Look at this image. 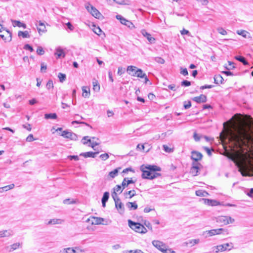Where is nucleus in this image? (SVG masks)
<instances>
[{
  "instance_id": "nucleus-33",
  "label": "nucleus",
  "mask_w": 253,
  "mask_h": 253,
  "mask_svg": "<svg viewBox=\"0 0 253 253\" xmlns=\"http://www.w3.org/2000/svg\"><path fill=\"white\" fill-rule=\"evenodd\" d=\"M200 242V240L199 239H192L190 240L187 242L185 243L186 245H190L191 247L194 245L198 244Z\"/></svg>"
},
{
  "instance_id": "nucleus-29",
  "label": "nucleus",
  "mask_w": 253,
  "mask_h": 253,
  "mask_svg": "<svg viewBox=\"0 0 253 253\" xmlns=\"http://www.w3.org/2000/svg\"><path fill=\"white\" fill-rule=\"evenodd\" d=\"M235 58L237 60L242 62L243 64V65H249L248 62L246 60V58L244 57H243V56H236L235 57Z\"/></svg>"
},
{
  "instance_id": "nucleus-58",
  "label": "nucleus",
  "mask_w": 253,
  "mask_h": 253,
  "mask_svg": "<svg viewBox=\"0 0 253 253\" xmlns=\"http://www.w3.org/2000/svg\"><path fill=\"white\" fill-rule=\"evenodd\" d=\"M93 32L97 35L100 36L101 33L102 32V30L99 27H96L94 29Z\"/></svg>"
},
{
  "instance_id": "nucleus-5",
  "label": "nucleus",
  "mask_w": 253,
  "mask_h": 253,
  "mask_svg": "<svg viewBox=\"0 0 253 253\" xmlns=\"http://www.w3.org/2000/svg\"><path fill=\"white\" fill-rule=\"evenodd\" d=\"M112 196L115 202L116 209L119 210L120 214H123L125 211L124 206L121 201L120 199L118 197L117 193L113 192L112 194Z\"/></svg>"
},
{
  "instance_id": "nucleus-44",
  "label": "nucleus",
  "mask_w": 253,
  "mask_h": 253,
  "mask_svg": "<svg viewBox=\"0 0 253 253\" xmlns=\"http://www.w3.org/2000/svg\"><path fill=\"white\" fill-rule=\"evenodd\" d=\"M58 77L59 78L60 81L61 82H63L66 79V75L61 73H59L58 75Z\"/></svg>"
},
{
  "instance_id": "nucleus-1",
  "label": "nucleus",
  "mask_w": 253,
  "mask_h": 253,
  "mask_svg": "<svg viewBox=\"0 0 253 253\" xmlns=\"http://www.w3.org/2000/svg\"><path fill=\"white\" fill-rule=\"evenodd\" d=\"M229 140L238 149L239 160L246 161L250 158L247 148L249 147L250 143L253 141V137L249 126H240L236 133L231 134Z\"/></svg>"
},
{
  "instance_id": "nucleus-6",
  "label": "nucleus",
  "mask_w": 253,
  "mask_h": 253,
  "mask_svg": "<svg viewBox=\"0 0 253 253\" xmlns=\"http://www.w3.org/2000/svg\"><path fill=\"white\" fill-rule=\"evenodd\" d=\"M85 7L87 10L96 18H99L101 16V14L100 12L92 5L88 4Z\"/></svg>"
},
{
  "instance_id": "nucleus-56",
  "label": "nucleus",
  "mask_w": 253,
  "mask_h": 253,
  "mask_svg": "<svg viewBox=\"0 0 253 253\" xmlns=\"http://www.w3.org/2000/svg\"><path fill=\"white\" fill-rule=\"evenodd\" d=\"M126 178H125L122 183L121 186L123 187V189L121 191V192H122L123 190L128 186V185L126 184Z\"/></svg>"
},
{
  "instance_id": "nucleus-54",
  "label": "nucleus",
  "mask_w": 253,
  "mask_h": 253,
  "mask_svg": "<svg viewBox=\"0 0 253 253\" xmlns=\"http://www.w3.org/2000/svg\"><path fill=\"white\" fill-rule=\"evenodd\" d=\"M181 84L182 86H189L191 85V82L187 80H184L181 82Z\"/></svg>"
},
{
  "instance_id": "nucleus-60",
  "label": "nucleus",
  "mask_w": 253,
  "mask_h": 253,
  "mask_svg": "<svg viewBox=\"0 0 253 253\" xmlns=\"http://www.w3.org/2000/svg\"><path fill=\"white\" fill-rule=\"evenodd\" d=\"M181 34L182 35H188V36H190V32L189 31L183 29L182 31H180Z\"/></svg>"
},
{
  "instance_id": "nucleus-41",
  "label": "nucleus",
  "mask_w": 253,
  "mask_h": 253,
  "mask_svg": "<svg viewBox=\"0 0 253 253\" xmlns=\"http://www.w3.org/2000/svg\"><path fill=\"white\" fill-rule=\"evenodd\" d=\"M14 187V184H11L4 186L3 187L0 188V190L3 189L4 191H6L8 190L12 189Z\"/></svg>"
},
{
  "instance_id": "nucleus-20",
  "label": "nucleus",
  "mask_w": 253,
  "mask_h": 253,
  "mask_svg": "<svg viewBox=\"0 0 253 253\" xmlns=\"http://www.w3.org/2000/svg\"><path fill=\"white\" fill-rule=\"evenodd\" d=\"M54 54L55 55L57 56V58H60L61 57L64 58L65 56V52L60 47H58L56 49V52H55Z\"/></svg>"
},
{
  "instance_id": "nucleus-42",
  "label": "nucleus",
  "mask_w": 253,
  "mask_h": 253,
  "mask_svg": "<svg viewBox=\"0 0 253 253\" xmlns=\"http://www.w3.org/2000/svg\"><path fill=\"white\" fill-rule=\"evenodd\" d=\"M109 198V193L105 192L104 193L101 201L107 202Z\"/></svg>"
},
{
  "instance_id": "nucleus-49",
  "label": "nucleus",
  "mask_w": 253,
  "mask_h": 253,
  "mask_svg": "<svg viewBox=\"0 0 253 253\" xmlns=\"http://www.w3.org/2000/svg\"><path fill=\"white\" fill-rule=\"evenodd\" d=\"M37 53L40 55H42L44 53V51L42 47L39 46L37 50Z\"/></svg>"
},
{
  "instance_id": "nucleus-19",
  "label": "nucleus",
  "mask_w": 253,
  "mask_h": 253,
  "mask_svg": "<svg viewBox=\"0 0 253 253\" xmlns=\"http://www.w3.org/2000/svg\"><path fill=\"white\" fill-rule=\"evenodd\" d=\"M146 74L143 72V71L141 69H138L135 71V72L132 74V76L137 77L138 78H143L145 77Z\"/></svg>"
},
{
  "instance_id": "nucleus-17",
  "label": "nucleus",
  "mask_w": 253,
  "mask_h": 253,
  "mask_svg": "<svg viewBox=\"0 0 253 253\" xmlns=\"http://www.w3.org/2000/svg\"><path fill=\"white\" fill-rule=\"evenodd\" d=\"M202 200L204 201L205 204L209 206H215L219 204V203L218 201L214 200H210L203 198L202 199Z\"/></svg>"
},
{
  "instance_id": "nucleus-45",
  "label": "nucleus",
  "mask_w": 253,
  "mask_h": 253,
  "mask_svg": "<svg viewBox=\"0 0 253 253\" xmlns=\"http://www.w3.org/2000/svg\"><path fill=\"white\" fill-rule=\"evenodd\" d=\"M63 203L64 204H74L76 203V201L74 200H72V201H70V199H66L63 201Z\"/></svg>"
},
{
  "instance_id": "nucleus-27",
  "label": "nucleus",
  "mask_w": 253,
  "mask_h": 253,
  "mask_svg": "<svg viewBox=\"0 0 253 253\" xmlns=\"http://www.w3.org/2000/svg\"><path fill=\"white\" fill-rule=\"evenodd\" d=\"M223 78L220 75H216L214 76V83L218 84L219 83L222 84L223 82Z\"/></svg>"
},
{
  "instance_id": "nucleus-28",
  "label": "nucleus",
  "mask_w": 253,
  "mask_h": 253,
  "mask_svg": "<svg viewBox=\"0 0 253 253\" xmlns=\"http://www.w3.org/2000/svg\"><path fill=\"white\" fill-rule=\"evenodd\" d=\"M124 195L126 198L131 199L136 195V192L134 190H132L124 193Z\"/></svg>"
},
{
  "instance_id": "nucleus-51",
  "label": "nucleus",
  "mask_w": 253,
  "mask_h": 253,
  "mask_svg": "<svg viewBox=\"0 0 253 253\" xmlns=\"http://www.w3.org/2000/svg\"><path fill=\"white\" fill-rule=\"evenodd\" d=\"M155 61L160 64H164L165 63V60L161 57H156L155 58Z\"/></svg>"
},
{
  "instance_id": "nucleus-16",
  "label": "nucleus",
  "mask_w": 253,
  "mask_h": 253,
  "mask_svg": "<svg viewBox=\"0 0 253 253\" xmlns=\"http://www.w3.org/2000/svg\"><path fill=\"white\" fill-rule=\"evenodd\" d=\"M99 153V151H97L95 152H87L85 153H82L80 154V156H84V158L91 157L95 158L97 154Z\"/></svg>"
},
{
  "instance_id": "nucleus-4",
  "label": "nucleus",
  "mask_w": 253,
  "mask_h": 253,
  "mask_svg": "<svg viewBox=\"0 0 253 253\" xmlns=\"http://www.w3.org/2000/svg\"><path fill=\"white\" fill-rule=\"evenodd\" d=\"M145 169L144 166H142L140 168V169L142 171V177L143 179H153L161 175V173L158 172L152 173L149 170Z\"/></svg>"
},
{
  "instance_id": "nucleus-24",
  "label": "nucleus",
  "mask_w": 253,
  "mask_h": 253,
  "mask_svg": "<svg viewBox=\"0 0 253 253\" xmlns=\"http://www.w3.org/2000/svg\"><path fill=\"white\" fill-rule=\"evenodd\" d=\"M195 193L197 196L199 197H207L209 195L207 191L203 190H197L196 191Z\"/></svg>"
},
{
  "instance_id": "nucleus-37",
  "label": "nucleus",
  "mask_w": 253,
  "mask_h": 253,
  "mask_svg": "<svg viewBox=\"0 0 253 253\" xmlns=\"http://www.w3.org/2000/svg\"><path fill=\"white\" fill-rule=\"evenodd\" d=\"M93 221H92V223L94 224H100L102 223V222L104 221V219L101 217H93Z\"/></svg>"
},
{
  "instance_id": "nucleus-48",
  "label": "nucleus",
  "mask_w": 253,
  "mask_h": 253,
  "mask_svg": "<svg viewBox=\"0 0 253 253\" xmlns=\"http://www.w3.org/2000/svg\"><path fill=\"white\" fill-rule=\"evenodd\" d=\"M46 65L43 62L42 63L41 65V72L42 73H45L46 72Z\"/></svg>"
},
{
  "instance_id": "nucleus-38",
  "label": "nucleus",
  "mask_w": 253,
  "mask_h": 253,
  "mask_svg": "<svg viewBox=\"0 0 253 253\" xmlns=\"http://www.w3.org/2000/svg\"><path fill=\"white\" fill-rule=\"evenodd\" d=\"M120 169L121 168H119L116 169H114L113 170L110 171L109 173V176L113 178H114L115 177H116L118 175L119 169Z\"/></svg>"
},
{
  "instance_id": "nucleus-57",
  "label": "nucleus",
  "mask_w": 253,
  "mask_h": 253,
  "mask_svg": "<svg viewBox=\"0 0 253 253\" xmlns=\"http://www.w3.org/2000/svg\"><path fill=\"white\" fill-rule=\"evenodd\" d=\"M35 140V139L34 138L33 135L32 134H29L26 138V140L27 142H31Z\"/></svg>"
},
{
  "instance_id": "nucleus-32",
  "label": "nucleus",
  "mask_w": 253,
  "mask_h": 253,
  "mask_svg": "<svg viewBox=\"0 0 253 253\" xmlns=\"http://www.w3.org/2000/svg\"><path fill=\"white\" fill-rule=\"evenodd\" d=\"M66 138H69L71 140H76L78 138L77 135L72 132L69 131L67 135L66 136Z\"/></svg>"
},
{
  "instance_id": "nucleus-14",
  "label": "nucleus",
  "mask_w": 253,
  "mask_h": 253,
  "mask_svg": "<svg viewBox=\"0 0 253 253\" xmlns=\"http://www.w3.org/2000/svg\"><path fill=\"white\" fill-rule=\"evenodd\" d=\"M13 235V232L11 229L0 231V237H8Z\"/></svg>"
},
{
  "instance_id": "nucleus-23",
  "label": "nucleus",
  "mask_w": 253,
  "mask_h": 253,
  "mask_svg": "<svg viewBox=\"0 0 253 253\" xmlns=\"http://www.w3.org/2000/svg\"><path fill=\"white\" fill-rule=\"evenodd\" d=\"M64 220L62 219L53 218L50 219L47 223V224H61L64 222Z\"/></svg>"
},
{
  "instance_id": "nucleus-52",
  "label": "nucleus",
  "mask_w": 253,
  "mask_h": 253,
  "mask_svg": "<svg viewBox=\"0 0 253 253\" xmlns=\"http://www.w3.org/2000/svg\"><path fill=\"white\" fill-rule=\"evenodd\" d=\"M191 106V103L190 101L184 102V107L185 109H189Z\"/></svg>"
},
{
  "instance_id": "nucleus-47",
  "label": "nucleus",
  "mask_w": 253,
  "mask_h": 253,
  "mask_svg": "<svg viewBox=\"0 0 253 253\" xmlns=\"http://www.w3.org/2000/svg\"><path fill=\"white\" fill-rule=\"evenodd\" d=\"M20 243H14L12 245H11V248H10V251H14L16 249H17V248H18L20 246Z\"/></svg>"
},
{
  "instance_id": "nucleus-61",
  "label": "nucleus",
  "mask_w": 253,
  "mask_h": 253,
  "mask_svg": "<svg viewBox=\"0 0 253 253\" xmlns=\"http://www.w3.org/2000/svg\"><path fill=\"white\" fill-rule=\"evenodd\" d=\"M121 188H122V186L121 185H116L114 188V192H115L116 193V192L120 191L121 190Z\"/></svg>"
},
{
  "instance_id": "nucleus-21",
  "label": "nucleus",
  "mask_w": 253,
  "mask_h": 253,
  "mask_svg": "<svg viewBox=\"0 0 253 253\" xmlns=\"http://www.w3.org/2000/svg\"><path fill=\"white\" fill-rule=\"evenodd\" d=\"M37 29L39 34H41V33H45L46 31L44 24L41 21H39V24L37 25Z\"/></svg>"
},
{
  "instance_id": "nucleus-64",
  "label": "nucleus",
  "mask_w": 253,
  "mask_h": 253,
  "mask_svg": "<svg viewBox=\"0 0 253 253\" xmlns=\"http://www.w3.org/2000/svg\"><path fill=\"white\" fill-rule=\"evenodd\" d=\"M129 253H144L141 250H130L128 251Z\"/></svg>"
},
{
  "instance_id": "nucleus-30",
  "label": "nucleus",
  "mask_w": 253,
  "mask_h": 253,
  "mask_svg": "<svg viewBox=\"0 0 253 253\" xmlns=\"http://www.w3.org/2000/svg\"><path fill=\"white\" fill-rule=\"evenodd\" d=\"M82 90L83 92V95L84 97H88L90 94V89L87 86H83L82 87Z\"/></svg>"
},
{
  "instance_id": "nucleus-15",
  "label": "nucleus",
  "mask_w": 253,
  "mask_h": 253,
  "mask_svg": "<svg viewBox=\"0 0 253 253\" xmlns=\"http://www.w3.org/2000/svg\"><path fill=\"white\" fill-rule=\"evenodd\" d=\"M225 231V230L223 228H218V229H212L209 231H207V232L209 234L210 236H212L215 235H219L222 233V231Z\"/></svg>"
},
{
  "instance_id": "nucleus-25",
  "label": "nucleus",
  "mask_w": 253,
  "mask_h": 253,
  "mask_svg": "<svg viewBox=\"0 0 253 253\" xmlns=\"http://www.w3.org/2000/svg\"><path fill=\"white\" fill-rule=\"evenodd\" d=\"M87 142H90V146L94 150L96 151H98L95 148V147L99 145V143L96 142H91V139H88L87 141H83V143L84 144H86L87 143Z\"/></svg>"
},
{
  "instance_id": "nucleus-31",
  "label": "nucleus",
  "mask_w": 253,
  "mask_h": 253,
  "mask_svg": "<svg viewBox=\"0 0 253 253\" xmlns=\"http://www.w3.org/2000/svg\"><path fill=\"white\" fill-rule=\"evenodd\" d=\"M137 69V68L136 67L130 65L127 67L126 71L129 75L132 76V74L134 73Z\"/></svg>"
},
{
  "instance_id": "nucleus-22",
  "label": "nucleus",
  "mask_w": 253,
  "mask_h": 253,
  "mask_svg": "<svg viewBox=\"0 0 253 253\" xmlns=\"http://www.w3.org/2000/svg\"><path fill=\"white\" fill-rule=\"evenodd\" d=\"M126 206L128 208L129 210H135L137 209L138 206L136 202H127L126 204Z\"/></svg>"
},
{
  "instance_id": "nucleus-10",
  "label": "nucleus",
  "mask_w": 253,
  "mask_h": 253,
  "mask_svg": "<svg viewBox=\"0 0 253 253\" xmlns=\"http://www.w3.org/2000/svg\"><path fill=\"white\" fill-rule=\"evenodd\" d=\"M116 18L117 19L120 20L121 23L122 24L125 25L129 28H130L131 27H134L133 24H132V22H131L130 21H129L128 20H127L126 19L124 18L123 17H122L120 15H117L116 16Z\"/></svg>"
},
{
  "instance_id": "nucleus-36",
  "label": "nucleus",
  "mask_w": 253,
  "mask_h": 253,
  "mask_svg": "<svg viewBox=\"0 0 253 253\" xmlns=\"http://www.w3.org/2000/svg\"><path fill=\"white\" fill-rule=\"evenodd\" d=\"M18 35L19 37H22L23 38H27L30 37L29 32L27 31H25L24 32L21 31H19Z\"/></svg>"
},
{
  "instance_id": "nucleus-2",
  "label": "nucleus",
  "mask_w": 253,
  "mask_h": 253,
  "mask_svg": "<svg viewBox=\"0 0 253 253\" xmlns=\"http://www.w3.org/2000/svg\"><path fill=\"white\" fill-rule=\"evenodd\" d=\"M152 244L163 253H175V252L171 249H168L166 245L161 241L154 240L152 242Z\"/></svg>"
},
{
  "instance_id": "nucleus-43",
  "label": "nucleus",
  "mask_w": 253,
  "mask_h": 253,
  "mask_svg": "<svg viewBox=\"0 0 253 253\" xmlns=\"http://www.w3.org/2000/svg\"><path fill=\"white\" fill-rule=\"evenodd\" d=\"M53 84L52 80H49L46 84V87L47 89H50L53 88Z\"/></svg>"
},
{
  "instance_id": "nucleus-46",
  "label": "nucleus",
  "mask_w": 253,
  "mask_h": 253,
  "mask_svg": "<svg viewBox=\"0 0 253 253\" xmlns=\"http://www.w3.org/2000/svg\"><path fill=\"white\" fill-rule=\"evenodd\" d=\"M217 30L219 33L222 35H227V32L222 27H219L217 29Z\"/></svg>"
},
{
  "instance_id": "nucleus-7",
  "label": "nucleus",
  "mask_w": 253,
  "mask_h": 253,
  "mask_svg": "<svg viewBox=\"0 0 253 253\" xmlns=\"http://www.w3.org/2000/svg\"><path fill=\"white\" fill-rule=\"evenodd\" d=\"M217 222L220 223H222L224 225H227L233 223L234 222V219L230 216H220L217 218Z\"/></svg>"
},
{
  "instance_id": "nucleus-55",
  "label": "nucleus",
  "mask_w": 253,
  "mask_h": 253,
  "mask_svg": "<svg viewBox=\"0 0 253 253\" xmlns=\"http://www.w3.org/2000/svg\"><path fill=\"white\" fill-rule=\"evenodd\" d=\"M72 124L73 125H74V124H84V125H85L87 126L91 127L89 124H87V123H85L84 122H80V121H73L72 122Z\"/></svg>"
},
{
  "instance_id": "nucleus-12",
  "label": "nucleus",
  "mask_w": 253,
  "mask_h": 253,
  "mask_svg": "<svg viewBox=\"0 0 253 253\" xmlns=\"http://www.w3.org/2000/svg\"><path fill=\"white\" fill-rule=\"evenodd\" d=\"M202 157L203 155L200 152L196 151L192 152L191 159L194 161V162H198L202 159Z\"/></svg>"
},
{
  "instance_id": "nucleus-34",
  "label": "nucleus",
  "mask_w": 253,
  "mask_h": 253,
  "mask_svg": "<svg viewBox=\"0 0 253 253\" xmlns=\"http://www.w3.org/2000/svg\"><path fill=\"white\" fill-rule=\"evenodd\" d=\"M57 118V116L56 113L45 114L44 115V118L45 119H56Z\"/></svg>"
},
{
  "instance_id": "nucleus-18",
  "label": "nucleus",
  "mask_w": 253,
  "mask_h": 253,
  "mask_svg": "<svg viewBox=\"0 0 253 253\" xmlns=\"http://www.w3.org/2000/svg\"><path fill=\"white\" fill-rule=\"evenodd\" d=\"M145 168L151 171L152 173L157 172V171H161V169L160 167L155 165H148L145 167Z\"/></svg>"
},
{
  "instance_id": "nucleus-13",
  "label": "nucleus",
  "mask_w": 253,
  "mask_h": 253,
  "mask_svg": "<svg viewBox=\"0 0 253 253\" xmlns=\"http://www.w3.org/2000/svg\"><path fill=\"white\" fill-rule=\"evenodd\" d=\"M192 100L198 103H205L207 101V98L205 95L201 94L199 96L193 97Z\"/></svg>"
},
{
  "instance_id": "nucleus-50",
  "label": "nucleus",
  "mask_w": 253,
  "mask_h": 253,
  "mask_svg": "<svg viewBox=\"0 0 253 253\" xmlns=\"http://www.w3.org/2000/svg\"><path fill=\"white\" fill-rule=\"evenodd\" d=\"M163 149L167 153H171L173 151L172 149L170 148H169V146H168L166 145H163Z\"/></svg>"
},
{
  "instance_id": "nucleus-9",
  "label": "nucleus",
  "mask_w": 253,
  "mask_h": 253,
  "mask_svg": "<svg viewBox=\"0 0 253 253\" xmlns=\"http://www.w3.org/2000/svg\"><path fill=\"white\" fill-rule=\"evenodd\" d=\"M192 166L190 169V173L193 176H197L199 174V170L202 168V166L198 162H193Z\"/></svg>"
},
{
  "instance_id": "nucleus-63",
  "label": "nucleus",
  "mask_w": 253,
  "mask_h": 253,
  "mask_svg": "<svg viewBox=\"0 0 253 253\" xmlns=\"http://www.w3.org/2000/svg\"><path fill=\"white\" fill-rule=\"evenodd\" d=\"M125 73L124 69L122 68V67H120L118 68V74L120 76L122 75L123 74Z\"/></svg>"
},
{
  "instance_id": "nucleus-59",
  "label": "nucleus",
  "mask_w": 253,
  "mask_h": 253,
  "mask_svg": "<svg viewBox=\"0 0 253 253\" xmlns=\"http://www.w3.org/2000/svg\"><path fill=\"white\" fill-rule=\"evenodd\" d=\"M100 158L102 160L105 161L109 158V155L107 153H104L100 155Z\"/></svg>"
},
{
  "instance_id": "nucleus-62",
  "label": "nucleus",
  "mask_w": 253,
  "mask_h": 253,
  "mask_svg": "<svg viewBox=\"0 0 253 253\" xmlns=\"http://www.w3.org/2000/svg\"><path fill=\"white\" fill-rule=\"evenodd\" d=\"M180 73L185 76L188 75V72L186 68L182 69Z\"/></svg>"
},
{
  "instance_id": "nucleus-39",
  "label": "nucleus",
  "mask_w": 253,
  "mask_h": 253,
  "mask_svg": "<svg viewBox=\"0 0 253 253\" xmlns=\"http://www.w3.org/2000/svg\"><path fill=\"white\" fill-rule=\"evenodd\" d=\"M64 253H77V250L72 248H68L63 249Z\"/></svg>"
},
{
  "instance_id": "nucleus-26",
  "label": "nucleus",
  "mask_w": 253,
  "mask_h": 253,
  "mask_svg": "<svg viewBox=\"0 0 253 253\" xmlns=\"http://www.w3.org/2000/svg\"><path fill=\"white\" fill-rule=\"evenodd\" d=\"M12 25L14 27L17 26L18 27H23L24 28H26V25L24 23H21L19 21L15 20H11Z\"/></svg>"
},
{
  "instance_id": "nucleus-40",
  "label": "nucleus",
  "mask_w": 253,
  "mask_h": 253,
  "mask_svg": "<svg viewBox=\"0 0 253 253\" xmlns=\"http://www.w3.org/2000/svg\"><path fill=\"white\" fill-rule=\"evenodd\" d=\"M93 89L95 91H98L100 90V85L97 81H93Z\"/></svg>"
},
{
  "instance_id": "nucleus-53",
  "label": "nucleus",
  "mask_w": 253,
  "mask_h": 253,
  "mask_svg": "<svg viewBox=\"0 0 253 253\" xmlns=\"http://www.w3.org/2000/svg\"><path fill=\"white\" fill-rule=\"evenodd\" d=\"M24 49L25 50H28L31 52H32L34 51L33 47L29 44H26L24 46Z\"/></svg>"
},
{
  "instance_id": "nucleus-8",
  "label": "nucleus",
  "mask_w": 253,
  "mask_h": 253,
  "mask_svg": "<svg viewBox=\"0 0 253 253\" xmlns=\"http://www.w3.org/2000/svg\"><path fill=\"white\" fill-rule=\"evenodd\" d=\"M216 250L215 253H218L219 252H223L226 250H231L233 248L232 243H226L222 245H219L216 247H214Z\"/></svg>"
},
{
  "instance_id": "nucleus-35",
  "label": "nucleus",
  "mask_w": 253,
  "mask_h": 253,
  "mask_svg": "<svg viewBox=\"0 0 253 253\" xmlns=\"http://www.w3.org/2000/svg\"><path fill=\"white\" fill-rule=\"evenodd\" d=\"M237 33L239 35L242 36L244 38H251L250 36L248 37V35H249V33L245 31V30H238L237 31Z\"/></svg>"
},
{
  "instance_id": "nucleus-3",
  "label": "nucleus",
  "mask_w": 253,
  "mask_h": 253,
  "mask_svg": "<svg viewBox=\"0 0 253 253\" xmlns=\"http://www.w3.org/2000/svg\"><path fill=\"white\" fill-rule=\"evenodd\" d=\"M128 222L129 226L136 232L145 233L147 231L146 228L139 223L134 222L131 220H128Z\"/></svg>"
},
{
  "instance_id": "nucleus-11",
  "label": "nucleus",
  "mask_w": 253,
  "mask_h": 253,
  "mask_svg": "<svg viewBox=\"0 0 253 253\" xmlns=\"http://www.w3.org/2000/svg\"><path fill=\"white\" fill-rule=\"evenodd\" d=\"M140 32L144 37L147 38V40L150 43H153L155 42V39L152 37L150 33H148L146 30L142 29Z\"/></svg>"
}]
</instances>
